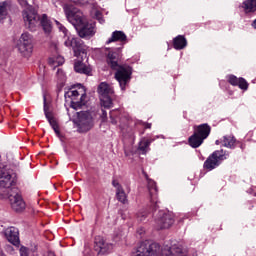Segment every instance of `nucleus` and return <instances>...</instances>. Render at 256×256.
I'll return each instance as SVG.
<instances>
[{
  "label": "nucleus",
  "instance_id": "1",
  "mask_svg": "<svg viewBox=\"0 0 256 256\" xmlns=\"http://www.w3.org/2000/svg\"><path fill=\"white\" fill-rule=\"evenodd\" d=\"M23 19L26 27H28L30 31H35V29L39 25V21L44 30V33L49 34L53 30V26H51V21L49 20V18H47V15L43 14L42 17L40 18L39 14H37L35 9L31 7L26 8L23 11Z\"/></svg>",
  "mask_w": 256,
  "mask_h": 256
},
{
  "label": "nucleus",
  "instance_id": "2",
  "mask_svg": "<svg viewBox=\"0 0 256 256\" xmlns=\"http://www.w3.org/2000/svg\"><path fill=\"white\" fill-rule=\"evenodd\" d=\"M107 63L112 69L116 70L115 79L120 84L122 91H125V86L129 83L131 73H133L131 67L127 65L119 66L117 63V53L111 51L108 53Z\"/></svg>",
  "mask_w": 256,
  "mask_h": 256
},
{
  "label": "nucleus",
  "instance_id": "3",
  "mask_svg": "<svg viewBox=\"0 0 256 256\" xmlns=\"http://www.w3.org/2000/svg\"><path fill=\"white\" fill-rule=\"evenodd\" d=\"M55 23L59 29L64 35V45L65 47H72L74 51V57H83V55H87V51L83 47V43L81 42V39L71 37V34L69 33V30L63 24H61L59 21L55 20Z\"/></svg>",
  "mask_w": 256,
  "mask_h": 256
},
{
  "label": "nucleus",
  "instance_id": "4",
  "mask_svg": "<svg viewBox=\"0 0 256 256\" xmlns=\"http://www.w3.org/2000/svg\"><path fill=\"white\" fill-rule=\"evenodd\" d=\"M63 9L67 21H69V23H71L75 29L79 30V27H83L85 23V16L81 10L73 6V4H66L64 5Z\"/></svg>",
  "mask_w": 256,
  "mask_h": 256
},
{
  "label": "nucleus",
  "instance_id": "5",
  "mask_svg": "<svg viewBox=\"0 0 256 256\" xmlns=\"http://www.w3.org/2000/svg\"><path fill=\"white\" fill-rule=\"evenodd\" d=\"M114 93L115 90L113 89V86L107 82H101L99 84L98 94L100 95L102 107H105V109H111V107H113V100L111 97H113Z\"/></svg>",
  "mask_w": 256,
  "mask_h": 256
},
{
  "label": "nucleus",
  "instance_id": "6",
  "mask_svg": "<svg viewBox=\"0 0 256 256\" xmlns=\"http://www.w3.org/2000/svg\"><path fill=\"white\" fill-rule=\"evenodd\" d=\"M17 49L22 57L33 55V36L29 32L21 34L17 42Z\"/></svg>",
  "mask_w": 256,
  "mask_h": 256
},
{
  "label": "nucleus",
  "instance_id": "7",
  "mask_svg": "<svg viewBox=\"0 0 256 256\" xmlns=\"http://www.w3.org/2000/svg\"><path fill=\"white\" fill-rule=\"evenodd\" d=\"M74 123L77 125L79 133H87V131L93 129V116L87 111L78 112L77 119L74 120Z\"/></svg>",
  "mask_w": 256,
  "mask_h": 256
},
{
  "label": "nucleus",
  "instance_id": "8",
  "mask_svg": "<svg viewBox=\"0 0 256 256\" xmlns=\"http://www.w3.org/2000/svg\"><path fill=\"white\" fill-rule=\"evenodd\" d=\"M8 199L10 201V206L13 211H16V213H21L22 211H25L27 204H25V200H23V196H21V192H19V189L12 188L8 192Z\"/></svg>",
  "mask_w": 256,
  "mask_h": 256
},
{
  "label": "nucleus",
  "instance_id": "9",
  "mask_svg": "<svg viewBox=\"0 0 256 256\" xmlns=\"http://www.w3.org/2000/svg\"><path fill=\"white\" fill-rule=\"evenodd\" d=\"M229 157V154L223 150L214 151L204 162V169L207 171H213L216 167L221 165L222 161H225Z\"/></svg>",
  "mask_w": 256,
  "mask_h": 256
},
{
  "label": "nucleus",
  "instance_id": "10",
  "mask_svg": "<svg viewBox=\"0 0 256 256\" xmlns=\"http://www.w3.org/2000/svg\"><path fill=\"white\" fill-rule=\"evenodd\" d=\"M65 97L71 98V107L73 109H79V107H83L86 103L87 94L85 93V87L80 86L78 90H70Z\"/></svg>",
  "mask_w": 256,
  "mask_h": 256
},
{
  "label": "nucleus",
  "instance_id": "11",
  "mask_svg": "<svg viewBox=\"0 0 256 256\" xmlns=\"http://www.w3.org/2000/svg\"><path fill=\"white\" fill-rule=\"evenodd\" d=\"M135 256H161L159 244L155 242H142L136 251Z\"/></svg>",
  "mask_w": 256,
  "mask_h": 256
},
{
  "label": "nucleus",
  "instance_id": "12",
  "mask_svg": "<svg viewBox=\"0 0 256 256\" xmlns=\"http://www.w3.org/2000/svg\"><path fill=\"white\" fill-rule=\"evenodd\" d=\"M175 223V216L171 212L159 211L154 220L157 229H169Z\"/></svg>",
  "mask_w": 256,
  "mask_h": 256
},
{
  "label": "nucleus",
  "instance_id": "13",
  "mask_svg": "<svg viewBox=\"0 0 256 256\" xmlns=\"http://www.w3.org/2000/svg\"><path fill=\"white\" fill-rule=\"evenodd\" d=\"M95 251L98 255H109L113 251V244L107 242V240L101 236L95 238Z\"/></svg>",
  "mask_w": 256,
  "mask_h": 256
},
{
  "label": "nucleus",
  "instance_id": "14",
  "mask_svg": "<svg viewBox=\"0 0 256 256\" xmlns=\"http://www.w3.org/2000/svg\"><path fill=\"white\" fill-rule=\"evenodd\" d=\"M15 183V174L0 166V187L9 189Z\"/></svg>",
  "mask_w": 256,
  "mask_h": 256
},
{
  "label": "nucleus",
  "instance_id": "15",
  "mask_svg": "<svg viewBox=\"0 0 256 256\" xmlns=\"http://www.w3.org/2000/svg\"><path fill=\"white\" fill-rule=\"evenodd\" d=\"M95 33H97V29L95 28V23L93 22L85 23V20H84V24L78 27V35L82 39H85V38L89 39L93 37Z\"/></svg>",
  "mask_w": 256,
  "mask_h": 256
},
{
  "label": "nucleus",
  "instance_id": "16",
  "mask_svg": "<svg viewBox=\"0 0 256 256\" xmlns=\"http://www.w3.org/2000/svg\"><path fill=\"white\" fill-rule=\"evenodd\" d=\"M44 114L47 121L51 125L52 129L54 130L56 135L59 137V135H61V132L59 131V124L57 123V120L55 119V117H53V113L49 111V106H47V98L45 96H44Z\"/></svg>",
  "mask_w": 256,
  "mask_h": 256
},
{
  "label": "nucleus",
  "instance_id": "17",
  "mask_svg": "<svg viewBox=\"0 0 256 256\" xmlns=\"http://www.w3.org/2000/svg\"><path fill=\"white\" fill-rule=\"evenodd\" d=\"M147 183H148L147 187H148L149 199L152 205V211H156L157 210V184H155V181L151 179H148Z\"/></svg>",
  "mask_w": 256,
  "mask_h": 256
},
{
  "label": "nucleus",
  "instance_id": "18",
  "mask_svg": "<svg viewBox=\"0 0 256 256\" xmlns=\"http://www.w3.org/2000/svg\"><path fill=\"white\" fill-rule=\"evenodd\" d=\"M4 235L12 245H19V230L15 227H8L4 230Z\"/></svg>",
  "mask_w": 256,
  "mask_h": 256
},
{
  "label": "nucleus",
  "instance_id": "19",
  "mask_svg": "<svg viewBox=\"0 0 256 256\" xmlns=\"http://www.w3.org/2000/svg\"><path fill=\"white\" fill-rule=\"evenodd\" d=\"M155 139H165V136L160 135V136H155L153 139H146L142 138L139 142L138 150L141 151L142 155H145L149 151V146Z\"/></svg>",
  "mask_w": 256,
  "mask_h": 256
},
{
  "label": "nucleus",
  "instance_id": "20",
  "mask_svg": "<svg viewBox=\"0 0 256 256\" xmlns=\"http://www.w3.org/2000/svg\"><path fill=\"white\" fill-rule=\"evenodd\" d=\"M113 187L116 189V197L120 203H127V194L125 193V190H123V186L119 183L117 180L112 181Z\"/></svg>",
  "mask_w": 256,
  "mask_h": 256
},
{
  "label": "nucleus",
  "instance_id": "21",
  "mask_svg": "<svg viewBox=\"0 0 256 256\" xmlns=\"http://www.w3.org/2000/svg\"><path fill=\"white\" fill-rule=\"evenodd\" d=\"M127 43V35L123 31H114L111 37L106 41V44L109 45L110 43Z\"/></svg>",
  "mask_w": 256,
  "mask_h": 256
},
{
  "label": "nucleus",
  "instance_id": "22",
  "mask_svg": "<svg viewBox=\"0 0 256 256\" xmlns=\"http://www.w3.org/2000/svg\"><path fill=\"white\" fill-rule=\"evenodd\" d=\"M196 135L202 137L204 140L207 139L211 133V126L208 124H201L196 127L195 132Z\"/></svg>",
  "mask_w": 256,
  "mask_h": 256
},
{
  "label": "nucleus",
  "instance_id": "23",
  "mask_svg": "<svg viewBox=\"0 0 256 256\" xmlns=\"http://www.w3.org/2000/svg\"><path fill=\"white\" fill-rule=\"evenodd\" d=\"M74 70L76 73H82L84 75H91V67L83 64L81 60L75 61Z\"/></svg>",
  "mask_w": 256,
  "mask_h": 256
},
{
  "label": "nucleus",
  "instance_id": "24",
  "mask_svg": "<svg viewBox=\"0 0 256 256\" xmlns=\"http://www.w3.org/2000/svg\"><path fill=\"white\" fill-rule=\"evenodd\" d=\"M203 141H205L202 137L199 136L196 132L192 136L189 137V145L193 147V149H197V147H201L203 145Z\"/></svg>",
  "mask_w": 256,
  "mask_h": 256
},
{
  "label": "nucleus",
  "instance_id": "25",
  "mask_svg": "<svg viewBox=\"0 0 256 256\" xmlns=\"http://www.w3.org/2000/svg\"><path fill=\"white\" fill-rule=\"evenodd\" d=\"M9 9H11V4L9 2H0V22L7 19V15H9Z\"/></svg>",
  "mask_w": 256,
  "mask_h": 256
},
{
  "label": "nucleus",
  "instance_id": "26",
  "mask_svg": "<svg viewBox=\"0 0 256 256\" xmlns=\"http://www.w3.org/2000/svg\"><path fill=\"white\" fill-rule=\"evenodd\" d=\"M174 49L181 50L185 49L187 47V39H185V36H177L173 40Z\"/></svg>",
  "mask_w": 256,
  "mask_h": 256
},
{
  "label": "nucleus",
  "instance_id": "27",
  "mask_svg": "<svg viewBox=\"0 0 256 256\" xmlns=\"http://www.w3.org/2000/svg\"><path fill=\"white\" fill-rule=\"evenodd\" d=\"M235 137L231 135L223 136L222 146L227 147V149H235Z\"/></svg>",
  "mask_w": 256,
  "mask_h": 256
},
{
  "label": "nucleus",
  "instance_id": "28",
  "mask_svg": "<svg viewBox=\"0 0 256 256\" xmlns=\"http://www.w3.org/2000/svg\"><path fill=\"white\" fill-rule=\"evenodd\" d=\"M245 13H255L256 11V0H246L242 5Z\"/></svg>",
  "mask_w": 256,
  "mask_h": 256
},
{
  "label": "nucleus",
  "instance_id": "29",
  "mask_svg": "<svg viewBox=\"0 0 256 256\" xmlns=\"http://www.w3.org/2000/svg\"><path fill=\"white\" fill-rule=\"evenodd\" d=\"M49 65L55 69L56 67H59L61 65H63V63H65V58H63V56H54V57H50L48 60Z\"/></svg>",
  "mask_w": 256,
  "mask_h": 256
},
{
  "label": "nucleus",
  "instance_id": "30",
  "mask_svg": "<svg viewBox=\"0 0 256 256\" xmlns=\"http://www.w3.org/2000/svg\"><path fill=\"white\" fill-rule=\"evenodd\" d=\"M159 251H160V256H172L173 246L171 247L168 245H164V246L159 245Z\"/></svg>",
  "mask_w": 256,
  "mask_h": 256
},
{
  "label": "nucleus",
  "instance_id": "31",
  "mask_svg": "<svg viewBox=\"0 0 256 256\" xmlns=\"http://www.w3.org/2000/svg\"><path fill=\"white\" fill-rule=\"evenodd\" d=\"M57 79L60 85H65V81H67V76L65 75V72H63V70L58 69Z\"/></svg>",
  "mask_w": 256,
  "mask_h": 256
},
{
  "label": "nucleus",
  "instance_id": "32",
  "mask_svg": "<svg viewBox=\"0 0 256 256\" xmlns=\"http://www.w3.org/2000/svg\"><path fill=\"white\" fill-rule=\"evenodd\" d=\"M148 215H149V212H147V210H145V209H142L137 213V219H138V221L143 223V221H145L147 219Z\"/></svg>",
  "mask_w": 256,
  "mask_h": 256
},
{
  "label": "nucleus",
  "instance_id": "33",
  "mask_svg": "<svg viewBox=\"0 0 256 256\" xmlns=\"http://www.w3.org/2000/svg\"><path fill=\"white\" fill-rule=\"evenodd\" d=\"M172 256H185L183 255V249L179 246H172Z\"/></svg>",
  "mask_w": 256,
  "mask_h": 256
},
{
  "label": "nucleus",
  "instance_id": "34",
  "mask_svg": "<svg viewBox=\"0 0 256 256\" xmlns=\"http://www.w3.org/2000/svg\"><path fill=\"white\" fill-rule=\"evenodd\" d=\"M237 85L240 89H243L244 91H247V89L249 88V84L243 78H239Z\"/></svg>",
  "mask_w": 256,
  "mask_h": 256
},
{
  "label": "nucleus",
  "instance_id": "35",
  "mask_svg": "<svg viewBox=\"0 0 256 256\" xmlns=\"http://www.w3.org/2000/svg\"><path fill=\"white\" fill-rule=\"evenodd\" d=\"M20 256H29L31 254V250L25 246H21L19 249Z\"/></svg>",
  "mask_w": 256,
  "mask_h": 256
},
{
  "label": "nucleus",
  "instance_id": "36",
  "mask_svg": "<svg viewBox=\"0 0 256 256\" xmlns=\"http://www.w3.org/2000/svg\"><path fill=\"white\" fill-rule=\"evenodd\" d=\"M228 81H229L230 85H234L235 86V85H238L239 78H237V76L231 75V76L228 77Z\"/></svg>",
  "mask_w": 256,
  "mask_h": 256
},
{
  "label": "nucleus",
  "instance_id": "37",
  "mask_svg": "<svg viewBox=\"0 0 256 256\" xmlns=\"http://www.w3.org/2000/svg\"><path fill=\"white\" fill-rule=\"evenodd\" d=\"M94 17L99 21V23H105V20L103 19V14H101L100 11H95Z\"/></svg>",
  "mask_w": 256,
  "mask_h": 256
},
{
  "label": "nucleus",
  "instance_id": "38",
  "mask_svg": "<svg viewBox=\"0 0 256 256\" xmlns=\"http://www.w3.org/2000/svg\"><path fill=\"white\" fill-rule=\"evenodd\" d=\"M113 117H115V111L110 112V118H111V122L113 123V125H117V121Z\"/></svg>",
  "mask_w": 256,
  "mask_h": 256
},
{
  "label": "nucleus",
  "instance_id": "39",
  "mask_svg": "<svg viewBox=\"0 0 256 256\" xmlns=\"http://www.w3.org/2000/svg\"><path fill=\"white\" fill-rule=\"evenodd\" d=\"M76 2L78 3V5H87V3H89V0H76Z\"/></svg>",
  "mask_w": 256,
  "mask_h": 256
},
{
  "label": "nucleus",
  "instance_id": "40",
  "mask_svg": "<svg viewBox=\"0 0 256 256\" xmlns=\"http://www.w3.org/2000/svg\"><path fill=\"white\" fill-rule=\"evenodd\" d=\"M18 2L22 7H26L27 5V0H18Z\"/></svg>",
  "mask_w": 256,
  "mask_h": 256
},
{
  "label": "nucleus",
  "instance_id": "41",
  "mask_svg": "<svg viewBox=\"0 0 256 256\" xmlns=\"http://www.w3.org/2000/svg\"><path fill=\"white\" fill-rule=\"evenodd\" d=\"M222 141H223V139L216 140L215 143H216V145H223V142H222Z\"/></svg>",
  "mask_w": 256,
  "mask_h": 256
},
{
  "label": "nucleus",
  "instance_id": "42",
  "mask_svg": "<svg viewBox=\"0 0 256 256\" xmlns=\"http://www.w3.org/2000/svg\"><path fill=\"white\" fill-rule=\"evenodd\" d=\"M252 26L256 29V19L253 21Z\"/></svg>",
  "mask_w": 256,
  "mask_h": 256
},
{
  "label": "nucleus",
  "instance_id": "43",
  "mask_svg": "<svg viewBox=\"0 0 256 256\" xmlns=\"http://www.w3.org/2000/svg\"><path fill=\"white\" fill-rule=\"evenodd\" d=\"M47 256H55V253H53V252H48Z\"/></svg>",
  "mask_w": 256,
  "mask_h": 256
},
{
  "label": "nucleus",
  "instance_id": "44",
  "mask_svg": "<svg viewBox=\"0 0 256 256\" xmlns=\"http://www.w3.org/2000/svg\"><path fill=\"white\" fill-rule=\"evenodd\" d=\"M7 251H13V247L8 246V247H7Z\"/></svg>",
  "mask_w": 256,
  "mask_h": 256
},
{
  "label": "nucleus",
  "instance_id": "45",
  "mask_svg": "<svg viewBox=\"0 0 256 256\" xmlns=\"http://www.w3.org/2000/svg\"><path fill=\"white\" fill-rule=\"evenodd\" d=\"M0 199H5V195L0 193Z\"/></svg>",
  "mask_w": 256,
  "mask_h": 256
},
{
  "label": "nucleus",
  "instance_id": "46",
  "mask_svg": "<svg viewBox=\"0 0 256 256\" xmlns=\"http://www.w3.org/2000/svg\"><path fill=\"white\" fill-rule=\"evenodd\" d=\"M147 129H151V124H147Z\"/></svg>",
  "mask_w": 256,
  "mask_h": 256
},
{
  "label": "nucleus",
  "instance_id": "47",
  "mask_svg": "<svg viewBox=\"0 0 256 256\" xmlns=\"http://www.w3.org/2000/svg\"><path fill=\"white\" fill-rule=\"evenodd\" d=\"M144 232H145V231H144V230H142V231H140L139 233H140V235H141V234H143Z\"/></svg>",
  "mask_w": 256,
  "mask_h": 256
},
{
  "label": "nucleus",
  "instance_id": "48",
  "mask_svg": "<svg viewBox=\"0 0 256 256\" xmlns=\"http://www.w3.org/2000/svg\"><path fill=\"white\" fill-rule=\"evenodd\" d=\"M0 256H7V255H5V253L2 252V254H0Z\"/></svg>",
  "mask_w": 256,
  "mask_h": 256
},
{
  "label": "nucleus",
  "instance_id": "49",
  "mask_svg": "<svg viewBox=\"0 0 256 256\" xmlns=\"http://www.w3.org/2000/svg\"><path fill=\"white\" fill-rule=\"evenodd\" d=\"M3 254V251L0 250V255Z\"/></svg>",
  "mask_w": 256,
  "mask_h": 256
},
{
  "label": "nucleus",
  "instance_id": "50",
  "mask_svg": "<svg viewBox=\"0 0 256 256\" xmlns=\"http://www.w3.org/2000/svg\"><path fill=\"white\" fill-rule=\"evenodd\" d=\"M104 115H107V113L104 112Z\"/></svg>",
  "mask_w": 256,
  "mask_h": 256
}]
</instances>
